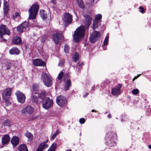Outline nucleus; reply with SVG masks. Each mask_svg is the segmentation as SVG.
Here are the masks:
<instances>
[{
	"instance_id": "obj_20",
	"label": "nucleus",
	"mask_w": 151,
	"mask_h": 151,
	"mask_svg": "<svg viewBox=\"0 0 151 151\" xmlns=\"http://www.w3.org/2000/svg\"><path fill=\"white\" fill-rule=\"evenodd\" d=\"M19 139L17 137H14L12 139L11 142L14 146H17L19 144Z\"/></svg>"
},
{
	"instance_id": "obj_51",
	"label": "nucleus",
	"mask_w": 151,
	"mask_h": 151,
	"mask_svg": "<svg viewBox=\"0 0 151 151\" xmlns=\"http://www.w3.org/2000/svg\"><path fill=\"white\" fill-rule=\"evenodd\" d=\"M19 13L18 12H17L15 14V15L16 17L19 16Z\"/></svg>"
},
{
	"instance_id": "obj_7",
	"label": "nucleus",
	"mask_w": 151,
	"mask_h": 151,
	"mask_svg": "<svg viewBox=\"0 0 151 151\" xmlns=\"http://www.w3.org/2000/svg\"><path fill=\"white\" fill-rule=\"evenodd\" d=\"M12 91V89L11 88H7L5 89L3 92V97L5 102L8 101L11 96Z\"/></svg>"
},
{
	"instance_id": "obj_46",
	"label": "nucleus",
	"mask_w": 151,
	"mask_h": 151,
	"mask_svg": "<svg viewBox=\"0 0 151 151\" xmlns=\"http://www.w3.org/2000/svg\"><path fill=\"white\" fill-rule=\"evenodd\" d=\"M85 120L84 118H82L79 119L80 123L81 124H83L85 123Z\"/></svg>"
},
{
	"instance_id": "obj_61",
	"label": "nucleus",
	"mask_w": 151,
	"mask_h": 151,
	"mask_svg": "<svg viewBox=\"0 0 151 151\" xmlns=\"http://www.w3.org/2000/svg\"><path fill=\"white\" fill-rule=\"evenodd\" d=\"M66 151H71L70 149L67 150H66Z\"/></svg>"
},
{
	"instance_id": "obj_50",
	"label": "nucleus",
	"mask_w": 151,
	"mask_h": 151,
	"mask_svg": "<svg viewBox=\"0 0 151 151\" xmlns=\"http://www.w3.org/2000/svg\"><path fill=\"white\" fill-rule=\"evenodd\" d=\"M88 93H86L83 96V97L84 98H85L86 97H87L88 96Z\"/></svg>"
},
{
	"instance_id": "obj_43",
	"label": "nucleus",
	"mask_w": 151,
	"mask_h": 151,
	"mask_svg": "<svg viewBox=\"0 0 151 151\" xmlns=\"http://www.w3.org/2000/svg\"><path fill=\"white\" fill-rule=\"evenodd\" d=\"M132 93L134 95H136L139 93V91L137 89H133L132 91Z\"/></svg>"
},
{
	"instance_id": "obj_2",
	"label": "nucleus",
	"mask_w": 151,
	"mask_h": 151,
	"mask_svg": "<svg viewBox=\"0 0 151 151\" xmlns=\"http://www.w3.org/2000/svg\"><path fill=\"white\" fill-rule=\"evenodd\" d=\"M39 8V6L37 2L35 3L31 7L28 11L29 14V19L32 20L35 18Z\"/></svg>"
},
{
	"instance_id": "obj_59",
	"label": "nucleus",
	"mask_w": 151,
	"mask_h": 151,
	"mask_svg": "<svg viewBox=\"0 0 151 151\" xmlns=\"http://www.w3.org/2000/svg\"><path fill=\"white\" fill-rule=\"evenodd\" d=\"M91 111H92V112H96V111L95 110H94V109H93V110H92Z\"/></svg>"
},
{
	"instance_id": "obj_18",
	"label": "nucleus",
	"mask_w": 151,
	"mask_h": 151,
	"mask_svg": "<svg viewBox=\"0 0 151 151\" xmlns=\"http://www.w3.org/2000/svg\"><path fill=\"white\" fill-rule=\"evenodd\" d=\"M39 98L38 96L36 95V94H33L32 99V102L37 105H39L41 101L39 100Z\"/></svg>"
},
{
	"instance_id": "obj_41",
	"label": "nucleus",
	"mask_w": 151,
	"mask_h": 151,
	"mask_svg": "<svg viewBox=\"0 0 151 151\" xmlns=\"http://www.w3.org/2000/svg\"><path fill=\"white\" fill-rule=\"evenodd\" d=\"M64 65V60H62L60 61L58 64V65L60 67H63Z\"/></svg>"
},
{
	"instance_id": "obj_42",
	"label": "nucleus",
	"mask_w": 151,
	"mask_h": 151,
	"mask_svg": "<svg viewBox=\"0 0 151 151\" xmlns=\"http://www.w3.org/2000/svg\"><path fill=\"white\" fill-rule=\"evenodd\" d=\"M63 73L62 72H60L58 75V78L59 80H60L63 78Z\"/></svg>"
},
{
	"instance_id": "obj_29",
	"label": "nucleus",
	"mask_w": 151,
	"mask_h": 151,
	"mask_svg": "<svg viewBox=\"0 0 151 151\" xmlns=\"http://www.w3.org/2000/svg\"><path fill=\"white\" fill-rule=\"evenodd\" d=\"M25 135L28 138V140L29 141H31L32 140L33 138V135L30 133L27 132L25 133Z\"/></svg>"
},
{
	"instance_id": "obj_47",
	"label": "nucleus",
	"mask_w": 151,
	"mask_h": 151,
	"mask_svg": "<svg viewBox=\"0 0 151 151\" xmlns=\"http://www.w3.org/2000/svg\"><path fill=\"white\" fill-rule=\"evenodd\" d=\"M3 37H4L3 35H2V38L0 37V41L2 42H7L6 40L5 39V38H3Z\"/></svg>"
},
{
	"instance_id": "obj_55",
	"label": "nucleus",
	"mask_w": 151,
	"mask_h": 151,
	"mask_svg": "<svg viewBox=\"0 0 151 151\" xmlns=\"http://www.w3.org/2000/svg\"><path fill=\"white\" fill-rule=\"evenodd\" d=\"M108 117L109 118H110L111 117V114H109L108 115Z\"/></svg>"
},
{
	"instance_id": "obj_23",
	"label": "nucleus",
	"mask_w": 151,
	"mask_h": 151,
	"mask_svg": "<svg viewBox=\"0 0 151 151\" xmlns=\"http://www.w3.org/2000/svg\"><path fill=\"white\" fill-rule=\"evenodd\" d=\"M9 53L11 55H18L19 53V51L16 47H13L9 50Z\"/></svg>"
},
{
	"instance_id": "obj_35",
	"label": "nucleus",
	"mask_w": 151,
	"mask_h": 151,
	"mask_svg": "<svg viewBox=\"0 0 151 151\" xmlns=\"http://www.w3.org/2000/svg\"><path fill=\"white\" fill-rule=\"evenodd\" d=\"M102 16L100 14H97L95 17V19H94L95 21H101V19H102Z\"/></svg>"
},
{
	"instance_id": "obj_54",
	"label": "nucleus",
	"mask_w": 151,
	"mask_h": 151,
	"mask_svg": "<svg viewBox=\"0 0 151 151\" xmlns=\"http://www.w3.org/2000/svg\"><path fill=\"white\" fill-rule=\"evenodd\" d=\"M57 135L59 133V131L58 129L55 132V133Z\"/></svg>"
},
{
	"instance_id": "obj_21",
	"label": "nucleus",
	"mask_w": 151,
	"mask_h": 151,
	"mask_svg": "<svg viewBox=\"0 0 151 151\" xmlns=\"http://www.w3.org/2000/svg\"><path fill=\"white\" fill-rule=\"evenodd\" d=\"M101 21H95L93 20V22L92 26V28L94 30L98 28L101 24Z\"/></svg>"
},
{
	"instance_id": "obj_27",
	"label": "nucleus",
	"mask_w": 151,
	"mask_h": 151,
	"mask_svg": "<svg viewBox=\"0 0 151 151\" xmlns=\"http://www.w3.org/2000/svg\"><path fill=\"white\" fill-rule=\"evenodd\" d=\"M18 151H28L27 146L25 144H22L18 147Z\"/></svg>"
},
{
	"instance_id": "obj_9",
	"label": "nucleus",
	"mask_w": 151,
	"mask_h": 151,
	"mask_svg": "<svg viewBox=\"0 0 151 151\" xmlns=\"http://www.w3.org/2000/svg\"><path fill=\"white\" fill-rule=\"evenodd\" d=\"M52 36L53 40L56 44H58L60 41L63 40V38L62 34L59 32L54 34Z\"/></svg>"
},
{
	"instance_id": "obj_15",
	"label": "nucleus",
	"mask_w": 151,
	"mask_h": 151,
	"mask_svg": "<svg viewBox=\"0 0 151 151\" xmlns=\"http://www.w3.org/2000/svg\"><path fill=\"white\" fill-rule=\"evenodd\" d=\"M33 63L35 66H40L44 67L46 63L45 62L39 58L33 60Z\"/></svg>"
},
{
	"instance_id": "obj_3",
	"label": "nucleus",
	"mask_w": 151,
	"mask_h": 151,
	"mask_svg": "<svg viewBox=\"0 0 151 151\" xmlns=\"http://www.w3.org/2000/svg\"><path fill=\"white\" fill-rule=\"evenodd\" d=\"M41 80L45 85L47 87H50L52 85V78L46 72H43L42 73Z\"/></svg>"
},
{
	"instance_id": "obj_32",
	"label": "nucleus",
	"mask_w": 151,
	"mask_h": 151,
	"mask_svg": "<svg viewBox=\"0 0 151 151\" xmlns=\"http://www.w3.org/2000/svg\"><path fill=\"white\" fill-rule=\"evenodd\" d=\"M57 147V144L53 143L52 144L51 147L47 151H55Z\"/></svg>"
},
{
	"instance_id": "obj_24",
	"label": "nucleus",
	"mask_w": 151,
	"mask_h": 151,
	"mask_svg": "<svg viewBox=\"0 0 151 151\" xmlns=\"http://www.w3.org/2000/svg\"><path fill=\"white\" fill-rule=\"evenodd\" d=\"M40 15L43 20H46L47 18V14L45 10L43 9L40 10Z\"/></svg>"
},
{
	"instance_id": "obj_6",
	"label": "nucleus",
	"mask_w": 151,
	"mask_h": 151,
	"mask_svg": "<svg viewBox=\"0 0 151 151\" xmlns=\"http://www.w3.org/2000/svg\"><path fill=\"white\" fill-rule=\"evenodd\" d=\"M100 35L99 32L94 31L90 36L89 38L90 42L92 43H94L96 42L100 37Z\"/></svg>"
},
{
	"instance_id": "obj_39",
	"label": "nucleus",
	"mask_w": 151,
	"mask_h": 151,
	"mask_svg": "<svg viewBox=\"0 0 151 151\" xmlns=\"http://www.w3.org/2000/svg\"><path fill=\"white\" fill-rule=\"evenodd\" d=\"M48 141V139L46 140V141L40 143V144L42 145L43 146L45 147L46 148L48 147V145L46 143Z\"/></svg>"
},
{
	"instance_id": "obj_49",
	"label": "nucleus",
	"mask_w": 151,
	"mask_h": 151,
	"mask_svg": "<svg viewBox=\"0 0 151 151\" xmlns=\"http://www.w3.org/2000/svg\"><path fill=\"white\" fill-rule=\"evenodd\" d=\"M141 75V74H139V75L138 76H136L133 79V81H134V80L137 79Z\"/></svg>"
},
{
	"instance_id": "obj_12",
	"label": "nucleus",
	"mask_w": 151,
	"mask_h": 151,
	"mask_svg": "<svg viewBox=\"0 0 151 151\" xmlns=\"http://www.w3.org/2000/svg\"><path fill=\"white\" fill-rule=\"evenodd\" d=\"M72 16L69 13H65L63 14V20L67 24H70L72 21Z\"/></svg>"
},
{
	"instance_id": "obj_53",
	"label": "nucleus",
	"mask_w": 151,
	"mask_h": 151,
	"mask_svg": "<svg viewBox=\"0 0 151 151\" xmlns=\"http://www.w3.org/2000/svg\"><path fill=\"white\" fill-rule=\"evenodd\" d=\"M103 49L104 50H105L106 49V45L104 47L103 46V45L102 46Z\"/></svg>"
},
{
	"instance_id": "obj_25",
	"label": "nucleus",
	"mask_w": 151,
	"mask_h": 151,
	"mask_svg": "<svg viewBox=\"0 0 151 151\" xmlns=\"http://www.w3.org/2000/svg\"><path fill=\"white\" fill-rule=\"evenodd\" d=\"M46 95V93L45 91L44 90L42 91H41V92L40 93H39L38 94V96L39 98L42 101V100L44 99Z\"/></svg>"
},
{
	"instance_id": "obj_64",
	"label": "nucleus",
	"mask_w": 151,
	"mask_h": 151,
	"mask_svg": "<svg viewBox=\"0 0 151 151\" xmlns=\"http://www.w3.org/2000/svg\"><path fill=\"white\" fill-rule=\"evenodd\" d=\"M4 37L5 38H6V37H5V36H4Z\"/></svg>"
},
{
	"instance_id": "obj_5",
	"label": "nucleus",
	"mask_w": 151,
	"mask_h": 151,
	"mask_svg": "<svg viewBox=\"0 0 151 151\" xmlns=\"http://www.w3.org/2000/svg\"><path fill=\"white\" fill-rule=\"evenodd\" d=\"M107 136L110 137L109 139L106 141V144L109 147L114 146L116 145V142L114 141L113 137H116V135L115 134H113L112 133H109L107 134Z\"/></svg>"
},
{
	"instance_id": "obj_56",
	"label": "nucleus",
	"mask_w": 151,
	"mask_h": 151,
	"mask_svg": "<svg viewBox=\"0 0 151 151\" xmlns=\"http://www.w3.org/2000/svg\"><path fill=\"white\" fill-rule=\"evenodd\" d=\"M69 75V74L68 73H66V74H65V76H64V78L65 77H67Z\"/></svg>"
},
{
	"instance_id": "obj_33",
	"label": "nucleus",
	"mask_w": 151,
	"mask_h": 151,
	"mask_svg": "<svg viewBox=\"0 0 151 151\" xmlns=\"http://www.w3.org/2000/svg\"><path fill=\"white\" fill-rule=\"evenodd\" d=\"M77 2L78 4V6L81 8L83 9L84 8V6L83 4V3L82 0H77Z\"/></svg>"
},
{
	"instance_id": "obj_58",
	"label": "nucleus",
	"mask_w": 151,
	"mask_h": 151,
	"mask_svg": "<svg viewBox=\"0 0 151 151\" xmlns=\"http://www.w3.org/2000/svg\"><path fill=\"white\" fill-rule=\"evenodd\" d=\"M148 147L150 149H151V144L150 145H149Z\"/></svg>"
},
{
	"instance_id": "obj_30",
	"label": "nucleus",
	"mask_w": 151,
	"mask_h": 151,
	"mask_svg": "<svg viewBox=\"0 0 151 151\" xmlns=\"http://www.w3.org/2000/svg\"><path fill=\"white\" fill-rule=\"evenodd\" d=\"M32 94H37L38 91V86L36 84H34L32 85Z\"/></svg>"
},
{
	"instance_id": "obj_52",
	"label": "nucleus",
	"mask_w": 151,
	"mask_h": 151,
	"mask_svg": "<svg viewBox=\"0 0 151 151\" xmlns=\"http://www.w3.org/2000/svg\"><path fill=\"white\" fill-rule=\"evenodd\" d=\"M51 2L55 4L56 2V0H51Z\"/></svg>"
},
{
	"instance_id": "obj_13",
	"label": "nucleus",
	"mask_w": 151,
	"mask_h": 151,
	"mask_svg": "<svg viewBox=\"0 0 151 151\" xmlns=\"http://www.w3.org/2000/svg\"><path fill=\"white\" fill-rule=\"evenodd\" d=\"M121 87V85L119 84L118 86L113 88L111 89V94L114 96H118L120 93Z\"/></svg>"
},
{
	"instance_id": "obj_22",
	"label": "nucleus",
	"mask_w": 151,
	"mask_h": 151,
	"mask_svg": "<svg viewBox=\"0 0 151 151\" xmlns=\"http://www.w3.org/2000/svg\"><path fill=\"white\" fill-rule=\"evenodd\" d=\"M71 86V82L70 80L68 79L65 83L64 89L65 91H66L69 89Z\"/></svg>"
},
{
	"instance_id": "obj_40",
	"label": "nucleus",
	"mask_w": 151,
	"mask_h": 151,
	"mask_svg": "<svg viewBox=\"0 0 151 151\" xmlns=\"http://www.w3.org/2000/svg\"><path fill=\"white\" fill-rule=\"evenodd\" d=\"M64 50L65 53H68L69 50V47L67 45H65L64 47Z\"/></svg>"
},
{
	"instance_id": "obj_19",
	"label": "nucleus",
	"mask_w": 151,
	"mask_h": 151,
	"mask_svg": "<svg viewBox=\"0 0 151 151\" xmlns=\"http://www.w3.org/2000/svg\"><path fill=\"white\" fill-rule=\"evenodd\" d=\"M10 140V138L9 135H4L2 138V142L3 145H5L9 142Z\"/></svg>"
},
{
	"instance_id": "obj_14",
	"label": "nucleus",
	"mask_w": 151,
	"mask_h": 151,
	"mask_svg": "<svg viewBox=\"0 0 151 151\" xmlns=\"http://www.w3.org/2000/svg\"><path fill=\"white\" fill-rule=\"evenodd\" d=\"M28 22H24L17 27V30L19 33H21L24 30H26V28L28 27Z\"/></svg>"
},
{
	"instance_id": "obj_17",
	"label": "nucleus",
	"mask_w": 151,
	"mask_h": 151,
	"mask_svg": "<svg viewBox=\"0 0 151 151\" xmlns=\"http://www.w3.org/2000/svg\"><path fill=\"white\" fill-rule=\"evenodd\" d=\"M12 43L14 45H18L22 43V39L18 36H14L12 40Z\"/></svg>"
},
{
	"instance_id": "obj_36",
	"label": "nucleus",
	"mask_w": 151,
	"mask_h": 151,
	"mask_svg": "<svg viewBox=\"0 0 151 151\" xmlns=\"http://www.w3.org/2000/svg\"><path fill=\"white\" fill-rule=\"evenodd\" d=\"M46 148L40 144H39V146L36 150V151H43Z\"/></svg>"
},
{
	"instance_id": "obj_44",
	"label": "nucleus",
	"mask_w": 151,
	"mask_h": 151,
	"mask_svg": "<svg viewBox=\"0 0 151 151\" xmlns=\"http://www.w3.org/2000/svg\"><path fill=\"white\" fill-rule=\"evenodd\" d=\"M11 63H7L6 64V70H8L10 68Z\"/></svg>"
},
{
	"instance_id": "obj_60",
	"label": "nucleus",
	"mask_w": 151,
	"mask_h": 151,
	"mask_svg": "<svg viewBox=\"0 0 151 151\" xmlns=\"http://www.w3.org/2000/svg\"><path fill=\"white\" fill-rule=\"evenodd\" d=\"M94 88V87H93ZM94 88H93V87H92V89H91V91H93V92L94 91Z\"/></svg>"
},
{
	"instance_id": "obj_57",
	"label": "nucleus",
	"mask_w": 151,
	"mask_h": 151,
	"mask_svg": "<svg viewBox=\"0 0 151 151\" xmlns=\"http://www.w3.org/2000/svg\"><path fill=\"white\" fill-rule=\"evenodd\" d=\"M90 0L91 2V4L93 3L94 2V0Z\"/></svg>"
},
{
	"instance_id": "obj_62",
	"label": "nucleus",
	"mask_w": 151,
	"mask_h": 151,
	"mask_svg": "<svg viewBox=\"0 0 151 151\" xmlns=\"http://www.w3.org/2000/svg\"><path fill=\"white\" fill-rule=\"evenodd\" d=\"M34 120L33 118H30V120Z\"/></svg>"
},
{
	"instance_id": "obj_16",
	"label": "nucleus",
	"mask_w": 151,
	"mask_h": 151,
	"mask_svg": "<svg viewBox=\"0 0 151 151\" xmlns=\"http://www.w3.org/2000/svg\"><path fill=\"white\" fill-rule=\"evenodd\" d=\"M85 18V25L86 26H89L91 24L92 18L88 14H85L83 15Z\"/></svg>"
},
{
	"instance_id": "obj_45",
	"label": "nucleus",
	"mask_w": 151,
	"mask_h": 151,
	"mask_svg": "<svg viewBox=\"0 0 151 151\" xmlns=\"http://www.w3.org/2000/svg\"><path fill=\"white\" fill-rule=\"evenodd\" d=\"M139 9H140L139 11L140 12H141L142 14H143L144 13L145 10L143 7H142L141 6H140L139 7Z\"/></svg>"
},
{
	"instance_id": "obj_26",
	"label": "nucleus",
	"mask_w": 151,
	"mask_h": 151,
	"mask_svg": "<svg viewBox=\"0 0 151 151\" xmlns=\"http://www.w3.org/2000/svg\"><path fill=\"white\" fill-rule=\"evenodd\" d=\"M3 9L4 14H8L9 10V6L6 1H4V2Z\"/></svg>"
},
{
	"instance_id": "obj_8",
	"label": "nucleus",
	"mask_w": 151,
	"mask_h": 151,
	"mask_svg": "<svg viewBox=\"0 0 151 151\" xmlns=\"http://www.w3.org/2000/svg\"><path fill=\"white\" fill-rule=\"evenodd\" d=\"M15 94L17 96L18 101L21 104L24 102L25 100V95L20 91H17Z\"/></svg>"
},
{
	"instance_id": "obj_48",
	"label": "nucleus",
	"mask_w": 151,
	"mask_h": 151,
	"mask_svg": "<svg viewBox=\"0 0 151 151\" xmlns=\"http://www.w3.org/2000/svg\"><path fill=\"white\" fill-rule=\"evenodd\" d=\"M56 136L57 135L55 133H54L52 136H50V140H52L55 139Z\"/></svg>"
},
{
	"instance_id": "obj_11",
	"label": "nucleus",
	"mask_w": 151,
	"mask_h": 151,
	"mask_svg": "<svg viewBox=\"0 0 151 151\" xmlns=\"http://www.w3.org/2000/svg\"><path fill=\"white\" fill-rule=\"evenodd\" d=\"M0 37H2V35L5 34L9 36L10 32L8 28L4 24H2L0 27Z\"/></svg>"
},
{
	"instance_id": "obj_63",
	"label": "nucleus",
	"mask_w": 151,
	"mask_h": 151,
	"mask_svg": "<svg viewBox=\"0 0 151 151\" xmlns=\"http://www.w3.org/2000/svg\"><path fill=\"white\" fill-rule=\"evenodd\" d=\"M107 113H108V112L106 111L105 112V114H107Z\"/></svg>"
},
{
	"instance_id": "obj_4",
	"label": "nucleus",
	"mask_w": 151,
	"mask_h": 151,
	"mask_svg": "<svg viewBox=\"0 0 151 151\" xmlns=\"http://www.w3.org/2000/svg\"><path fill=\"white\" fill-rule=\"evenodd\" d=\"M41 101L42 107L46 110H48L53 104L52 99L48 97H46Z\"/></svg>"
},
{
	"instance_id": "obj_28",
	"label": "nucleus",
	"mask_w": 151,
	"mask_h": 151,
	"mask_svg": "<svg viewBox=\"0 0 151 151\" xmlns=\"http://www.w3.org/2000/svg\"><path fill=\"white\" fill-rule=\"evenodd\" d=\"M84 65V64L83 62H80L77 63L76 66L74 67L75 69L78 68V73L80 72L82 68V66Z\"/></svg>"
},
{
	"instance_id": "obj_10",
	"label": "nucleus",
	"mask_w": 151,
	"mask_h": 151,
	"mask_svg": "<svg viewBox=\"0 0 151 151\" xmlns=\"http://www.w3.org/2000/svg\"><path fill=\"white\" fill-rule=\"evenodd\" d=\"M56 102L57 104L60 106H63L66 105L67 102L65 98L61 96H58L57 97Z\"/></svg>"
},
{
	"instance_id": "obj_31",
	"label": "nucleus",
	"mask_w": 151,
	"mask_h": 151,
	"mask_svg": "<svg viewBox=\"0 0 151 151\" xmlns=\"http://www.w3.org/2000/svg\"><path fill=\"white\" fill-rule=\"evenodd\" d=\"M26 111L29 114H31L33 111V109L31 106H27L25 109Z\"/></svg>"
},
{
	"instance_id": "obj_34",
	"label": "nucleus",
	"mask_w": 151,
	"mask_h": 151,
	"mask_svg": "<svg viewBox=\"0 0 151 151\" xmlns=\"http://www.w3.org/2000/svg\"><path fill=\"white\" fill-rule=\"evenodd\" d=\"M10 121L9 119H7L2 124V126H9L11 125Z\"/></svg>"
},
{
	"instance_id": "obj_1",
	"label": "nucleus",
	"mask_w": 151,
	"mask_h": 151,
	"mask_svg": "<svg viewBox=\"0 0 151 151\" xmlns=\"http://www.w3.org/2000/svg\"><path fill=\"white\" fill-rule=\"evenodd\" d=\"M85 31V27L83 25L80 26L76 29L73 35V39L76 42H78L84 36Z\"/></svg>"
},
{
	"instance_id": "obj_38",
	"label": "nucleus",
	"mask_w": 151,
	"mask_h": 151,
	"mask_svg": "<svg viewBox=\"0 0 151 151\" xmlns=\"http://www.w3.org/2000/svg\"><path fill=\"white\" fill-rule=\"evenodd\" d=\"M109 36L108 35H106L104 41L103 42V46L104 47L105 46L107 45L109 41Z\"/></svg>"
},
{
	"instance_id": "obj_37",
	"label": "nucleus",
	"mask_w": 151,
	"mask_h": 151,
	"mask_svg": "<svg viewBox=\"0 0 151 151\" xmlns=\"http://www.w3.org/2000/svg\"><path fill=\"white\" fill-rule=\"evenodd\" d=\"M74 61L75 62H76L79 59V54L78 52H75L73 57Z\"/></svg>"
}]
</instances>
